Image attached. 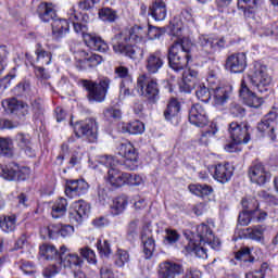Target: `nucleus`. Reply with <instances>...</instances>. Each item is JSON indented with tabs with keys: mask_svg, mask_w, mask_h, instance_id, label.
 <instances>
[{
	"mask_svg": "<svg viewBox=\"0 0 278 278\" xmlns=\"http://www.w3.org/2000/svg\"><path fill=\"white\" fill-rule=\"evenodd\" d=\"M266 225H256L247 228V233L250 240H256V242H262L264 240V233L266 232Z\"/></svg>",
	"mask_w": 278,
	"mask_h": 278,
	"instance_id": "40",
	"label": "nucleus"
},
{
	"mask_svg": "<svg viewBox=\"0 0 278 278\" xmlns=\"http://www.w3.org/2000/svg\"><path fill=\"white\" fill-rule=\"evenodd\" d=\"M179 112H181V102L177 98L169 99L164 111L165 121H173V118L179 116Z\"/></svg>",
	"mask_w": 278,
	"mask_h": 278,
	"instance_id": "33",
	"label": "nucleus"
},
{
	"mask_svg": "<svg viewBox=\"0 0 278 278\" xmlns=\"http://www.w3.org/2000/svg\"><path fill=\"white\" fill-rule=\"evenodd\" d=\"M59 264L64 268H81L84 266V258L79 257L78 254L71 253V250L62 245Z\"/></svg>",
	"mask_w": 278,
	"mask_h": 278,
	"instance_id": "17",
	"label": "nucleus"
},
{
	"mask_svg": "<svg viewBox=\"0 0 278 278\" xmlns=\"http://www.w3.org/2000/svg\"><path fill=\"white\" fill-rule=\"evenodd\" d=\"M13 142L10 138L0 137V155L4 157H12L14 155Z\"/></svg>",
	"mask_w": 278,
	"mask_h": 278,
	"instance_id": "42",
	"label": "nucleus"
},
{
	"mask_svg": "<svg viewBox=\"0 0 278 278\" xmlns=\"http://www.w3.org/2000/svg\"><path fill=\"white\" fill-rule=\"evenodd\" d=\"M127 263H129V252L126 250H117L115 255V266H117V268H123Z\"/></svg>",
	"mask_w": 278,
	"mask_h": 278,
	"instance_id": "51",
	"label": "nucleus"
},
{
	"mask_svg": "<svg viewBox=\"0 0 278 278\" xmlns=\"http://www.w3.org/2000/svg\"><path fill=\"white\" fill-rule=\"evenodd\" d=\"M144 37V28L135 25L129 30H124L114 36L113 51L117 55H124L130 60L140 61L144 58V47L131 45V42H140Z\"/></svg>",
	"mask_w": 278,
	"mask_h": 278,
	"instance_id": "1",
	"label": "nucleus"
},
{
	"mask_svg": "<svg viewBox=\"0 0 278 278\" xmlns=\"http://www.w3.org/2000/svg\"><path fill=\"white\" fill-rule=\"evenodd\" d=\"M165 242H167V244H175L176 242L179 241V238H181L177 230H173L170 228H167L165 230Z\"/></svg>",
	"mask_w": 278,
	"mask_h": 278,
	"instance_id": "57",
	"label": "nucleus"
},
{
	"mask_svg": "<svg viewBox=\"0 0 278 278\" xmlns=\"http://www.w3.org/2000/svg\"><path fill=\"white\" fill-rule=\"evenodd\" d=\"M74 231H75V228L71 225H63L59 228L53 225L48 227L49 238H53L55 233H59L60 236H62V238H66L71 236V233H74Z\"/></svg>",
	"mask_w": 278,
	"mask_h": 278,
	"instance_id": "38",
	"label": "nucleus"
},
{
	"mask_svg": "<svg viewBox=\"0 0 278 278\" xmlns=\"http://www.w3.org/2000/svg\"><path fill=\"white\" fill-rule=\"evenodd\" d=\"M80 58H87V60L89 61V64L92 68H96V66H99V64H101V62H103V56L99 55V54H92V53H88L86 51H80Z\"/></svg>",
	"mask_w": 278,
	"mask_h": 278,
	"instance_id": "50",
	"label": "nucleus"
},
{
	"mask_svg": "<svg viewBox=\"0 0 278 278\" xmlns=\"http://www.w3.org/2000/svg\"><path fill=\"white\" fill-rule=\"evenodd\" d=\"M197 88V83L190 80V77H182V81L180 83L181 92H192Z\"/></svg>",
	"mask_w": 278,
	"mask_h": 278,
	"instance_id": "61",
	"label": "nucleus"
},
{
	"mask_svg": "<svg viewBox=\"0 0 278 278\" xmlns=\"http://www.w3.org/2000/svg\"><path fill=\"white\" fill-rule=\"evenodd\" d=\"M214 105H225L231 94V86H222L212 89Z\"/></svg>",
	"mask_w": 278,
	"mask_h": 278,
	"instance_id": "28",
	"label": "nucleus"
},
{
	"mask_svg": "<svg viewBox=\"0 0 278 278\" xmlns=\"http://www.w3.org/2000/svg\"><path fill=\"white\" fill-rule=\"evenodd\" d=\"M118 155L124 157V162L121 163L114 156L103 155L100 156V164L106 168H116L118 164L124 166L126 170H136L138 168V150L131 144V142L122 143L118 148Z\"/></svg>",
	"mask_w": 278,
	"mask_h": 278,
	"instance_id": "4",
	"label": "nucleus"
},
{
	"mask_svg": "<svg viewBox=\"0 0 278 278\" xmlns=\"http://www.w3.org/2000/svg\"><path fill=\"white\" fill-rule=\"evenodd\" d=\"M184 275V265L165 261L159 265L157 278H177ZM182 278H201V271L197 269H187Z\"/></svg>",
	"mask_w": 278,
	"mask_h": 278,
	"instance_id": "6",
	"label": "nucleus"
},
{
	"mask_svg": "<svg viewBox=\"0 0 278 278\" xmlns=\"http://www.w3.org/2000/svg\"><path fill=\"white\" fill-rule=\"evenodd\" d=\"M263 0H238V9L242 10L244 16L248 18L255 14V9L262 5Z\"/></svg>",
	"mask_w": 278,
	"mask_h": 278,
	"instance_id": "31",
	"label": "nucleus"
},
{
	"mask_svg": "<svg viewBox=\"0 0 278 278\" xmlns=\"http://www.w3.org/2000/svg\"><path fill=\"white\" fill-rule=\"evenodd\" d=\"M257 129L261 131V134H266L267 131V135L270 138L271 142H275V140H277V135H275V126L265 122L264 118L257 124Z\"/></svg>",
	"mask_w": 278,
	"mask_h": 278,
	"instance_id": "46",
	"label": "nucleus"
},
{
	"mask_svg": "<svg viewBox=\"0 0 278 278\" xmlns=\"http://www.w3.org/2000/svg\"><path fill=\"white\" fill-rule=\"evenodd\" d=\"M20 268L24 275H36V265L29 261H22Z\"/></svg>",
	"mask_w": 278,
	"mask_h": 278,
	"instance_id": "63",
	"label": "nucleus"
},
{
	"mask_svg": "<svg viewBox=\"0 0 278 278\" xmlns=\"http://www.w3.org/2000/svg\"><path fill=\"white\" fill-rule=\"evenodd\" d=\"M128 240H136L138 238V219L131 220L128 224V229L126 233Z\"/></svg>",
	"mask_w": 278,
	"mask_h": 278,
	"instance_id": "58",
	"label": "nucleus"
},
{
	"mask_svg": "<svg viewBox=\"0 0 278 278\" xmlns=\"http://www.w3.org/2000/svg\"><path fill=\"white\" fill-rule=\"evenodd\" d=\"M268 218V213L260 206L252 213V222L253 223H264Z\"/></svg>",
	"mask_w": 278,
	"mask_h": 278,
	"instance_id": "62",
	"label": "nucleus"
},
{
	"mask_svg": "<svg viewBox=\"0 0 278 278\" xmlns=\"http://www.w3.org/2000/svg\"><path fill=\"white\" fill-rule=\"evenodd\" d=\"M148 14L154 18V21H164L166 18L167 9L164 0H155L149 7Z\"/></svg>",
	"mask_w": 278,
	"mask_h": 278,
	"instance_id": "26",
	"label": "nucleus"
},
{
	"mask_svg": "<svg viewBox=\"0 0 278 278\" xmlns=\"http://www.w3.org/2000/svg\"><path fill=\"white\" fill-rule=\"evenodd\" d=\"M97 248L100 255H104V257H110V255H112V248L110 245V242H108V240H104L103 242L99 240L97 243Z\"/></svg>",
	"mask_w": 278,
	"mask_h": 278,
	"instance_id": "56",
	"label": "nucleus"
},
{
	"mask_svg": "<svg viewBox=\"0 0 278 278\" xmlns=\"http://www.w3.org/2000/svg\"><path fill=\"white\" fill-rule=\"evenodd\" d=\"M141 242L143 244V254L146 260H151L153 253L155 252V239L151 230H143L141 232Z\"/></svg>",
	"mask_w": 278,
	"mask_h": 278,
	"instance_id": "24",
	"label": "nucleus"
},
{
	"mask_svg": "<svg viewBox=\"0 0 278 278\" xmlns=\"http://www.w3.org/2000/svg\"><path fill=\"white\" fill-rule=\"evenodd\" d=\"M205 247L216 250L220 247V240L214 236V231L206 224H200L197 227V236L189 240L184 252L186 255L192 254L201 260H207V249Z\"/></svg>",
	"mask_w": 278,
	"mask_h": 278,
	"instance_id": "2",
	"label": "nucleus"
},
{
	"mask_svg": "<svg viewBox=\"0 0 278 278\" xmlns=\"http://www.w3.org/2000/svg\"><path fill=\"white\" fill-rule=\"evenodd\" d=\"M2 108L11 112V114H16V116H27L29 114V105L23 101H18L16 98H11L2 101Z\"/></svg>",
	"mask_w": 278,
	"mask_h": 278,
	"instance_id": "20",
	"label": "nucleus"
},
{
	"mask_svg": "<svg viewBox=\"0 0 278 278\" xmlns=\"http://www.w3.org/2000/svg\"><path fill=\"white\" fill-rule=\"evenodd\" d=\"M106 179L109 184L113 186V188H121L125 186V173H121V170L116 169V167L108 170Z\"/></svg>",
	"mask_w": 278,
	"mask_h": 278,
	"instance_id": "34",
	"label": "nucleus"
},
{
	"mask_svg": "<svg viewBox=\"0 0 278 278\" xmlns=\"http://www.w3.org/2000/svg\"><path fill=\"white\" fill-rule=\"evenodd\" d=\"M217 131H218V128L216 127V124L212 123L210 127L202 132V136L200 138L201 144H207L208 142L207 138H212L213 136H216Z\"/></svg>",
	"mask_w": 278,
	"mask_h": 278,
	"instance_id": "53",
	"label": "nucleus"
},
{
	"mask_svg": "<svg viewBox=\"0 0 278 278\" xmlns=\"http://www.w3.org/2000/svg\"><path fill=\"white\" fill-rule=\"evenodd\" d=\"M165 60L166 55H164L162 50L150 52L144 60V66L148 74L156 75V73H160V71L164 67Z\"/></svg>",
	"mask_w": 278,
	"mask_h": 278,
	"instance_id": "13",
	"label": "nucleus"
},
{
	"mask_svg": "<svg viewBox=\"0 0 278 278\" xmlns=\"http://www.w3.org/2000/svg\"><path fill=\"white\" fill-rule=\"evenodd\" d=\"M99 17L101 18V21H106L108 23H114V21L118 18V15H116V11L110 8H103L99 11Z\"/></svg>",
	"mask_w": 278,
	"mask_h": 278,
	"instance_id": "49",
	"label": "nucleus"
},
{
	"mask_svg": "<svg viewBox=\"0 0 278 278\" xmlns=\"http://www.w3.org/2000/svg\"><path fill=\"white\" fill-rule=\"evenodd\" d=\"M90 214V204L84 200H78L74 203V213H71V216H74L76 223H83L84 218H88Z\"/></svg>",
	"mask_w": 278,
	"mask_h": 278,
	"instance_id": "27",
	"label": "nucleus"
},
{
	"mask_svg": "<svg viewBox=\"0 0 278 278\" xmlns=\"http://www.w3.org/2000/svg\"><path fill=\"white\" fill-rule=\"evenodd\" d=\"M235 260L241 262L242 266H251V264H255V262H257V258L253 255V248L249 247H241L235 253Z\"/></svg>",
	"mask_w": 278,
	"mask_h": 278,
	"instance_id": "25",
	"label": "nucleus"
},
{
	"mask_svg": "<svg viewBox=\"0 0 278 278\" xmlns=\"http://www.w3.org/2000/svg\"><path fill=\"white\" fill-rule=\"evenodd\" d=\"M29 175H31L29 167H20L16 163L0 165V176L7 181H25L29 179Z\"/></svg>",
	"mask_w": 278,
	"mask_h": 278,
	"instance_id": "9",
	"label": "nucleus"
},
{
	"mask_svg": "<svg viewBox=\"0 0 278 278\" xmlns=\"http://www.w3.org/2000/svg\"><path fill=\"white\" fill-rule=\"evenodd\" d=\"M8 47L0 45V75L5 71V66H8Z\"/></svg>",
	"mask_w": 278,
	"mask_h": 278,
	"instance_id": "55",
	"label": "nucleus"
},
{
	"mask_svg": "<svg viewBox=\"0 0 278 278\" xmlns=\"http://www.w3.org/2000/svg\"><path fill=\"white\" fill-rule=\"evenodd\" d=\"M249 177L252 184L264 186L267 181H270V172L266 170L262 162L255 161L249 168Z\"/></svg>",
	"mask_w": 278,
	"mask_h": 278,
	"instance_id": "14",
	"label": "nucleus"
},
{
	"mask_svg": "<svg viewBox=\"0 0 278 278\" xmlns=\"http://www.w3.org/2000/svg\"><path fill=\"white\" fill-rule=\"evenodd\" d=\"M192 42L184 38L175 41L168 49L167 60L169 68L176 73L184 71L192 60Z\"/></svg>",
	"mask_w": 278,
	"mask_h": 278,
	"instance_id": "3",
	"label": "nucleus"
},
{
	"mask_svg": "<svg viewBox=\"0 0 278 278\" xmlns=\"http://www.w3.org/2000/svg\"><path fill=\"white\" fill-rule=\"evenodd\" d=\"M189 123L195 127H205L210 123L207 111H205L203 105L197 103L191 106L189 110Z\"/></svg>",
	"mask_w": 278,
	"mask_h": 278,
	"instance_id": "18",
	"label": "nucleus"
},
{
	"mask_svg": "<svg viewBox=\"0 0 278 278\" xmlns=\"http://www.w3.org/2000/svg\"><path fill=\"white\" fill-rule=\"evenodd\" d=\"M137 88L141 97H144L151 103H155L160 99V84L157 78L149 74H142L137 78Z\"/></svg>",
	"mask_w": 278,
	"mask_h": 278,
	"instance_id": "7",
	"label": "nucleus"
},
{
	"mask_svg": "<svg viewBox=\"0 0 278 278\" xmlns=\"http://www.w3.org/2000/svg\"><path fill=\"white\" fill-rule=\"evenodd\" d=\"M34 117L35 118H40L42 114H45V108L42 106V100L40 99H35L30 102Z\"/></svg>",
	"mask_w": 278,
	"mask_h": 278,
	"instance_id": "54",
	"label": "nucleus"
},
{
	"mask_svg": "<svg viewBox=\"0 0 278 278\" xmlns=\"http://www.w3.org/2000/svg\"><path fill=\"white\" fill-rule=\"evenodd\" d=\"M79 253L84 260H87L89 264H97V256L94 255V251L88 248H81Z\"/></svg>",
	"mask_w": 278,
	"mask_h": 278,
	"instance_id": "60",
	"label": "nucleus"
},
{
	"mask_svg": "<svg viewBox=\"0 0 278 278\" xmlns=\"http://www.w3.org/2000/svg\"><path fill=\"white\" fill-rule=\"evenodd\" d=\"M195 96L199 101L208 103L210 99H212V90H210L205 85L200 84L195 86Z\"/></svg>",
	"mask_w": 278,
	"mask_h": 278,
	"instance_id": "43",
	"label": "nucleus"
},
{
	"mask_svg": "<svg viewBox=\"0 0 278 278\" xmlns=\"http://www.w3.org/2000/svg\"><path fill=\"white\" fill-rule=\"evenodd\" d=\"M225 39L216 38L210 35H201L199 37V46L201 47V55H210V60H214V53L225 49Z\"/></svg>",
	"mask_w": 278,
	"mask_h": 278,
	"instance_id": "10",
	"label": "nucleus"
},
{
	"mask_svg": "<svg viewBox=\"0 0 278 278\" xmlns=\"http://www.w3.org/2000/svg\"><path fill=\"white\" fill-rule=\"evenodd\" d=\"M103 116L104 121L114 123V121H121V118L123 117V112L121 111V109L109 106L103 111Z\"/></svg>",
	"mask_w": 278,
	"mask_h": 278,
	"instance_id": "45",
	"label": "nucleus"
},
{
	"mask_svg": "<svg viewBox=\"0 0 278 278\" xmlns=\"http://www.w3.org/2000/svg\"><path fill=\"white\" fill-rule=\"evenodd\" d=\"M228 132L231 140L237 142H248L251 140V126L245 122H231L228 126Z\"/></svg>",
	"mask_w": 278,
	"mask_h": 278,
	"instance_id": "12",
	"label": "nucleus"
},
{
	"mask_svg": "<svg viewBox=\"0 0 278 278\" xmlns=\"http://www.w3.org/2000/svg\"><path fill=\"white\" fill-rule=\"evenodd\" d=\"M84 42L89 47V49H92L93 51H100L101 53H105L110 47L106 45L101 37L97 36L96 34H88V33H81Z\"/></svg>",
	"mask_w": 278,
	"mask_h": 278,
	"instance_id": "21",
	"label": "nucleus"
},
{
	"mask_svg": "<svg viewBox=\"0 0 278 278\" xmlns=\"http://www.w3.org/2000/svg\"><path fill=\"white\" fill-rule=\"evenodd\" d=\"M52 38L54 40H60L61 38H64L66 36L67 31L71 29V24H68V20L54 17L52 20Z\"/></svg>",
	"mask_w": 278,
	"mask_h": 278,
	"instance_id": "23",
	"label": "nucleus"
},
{
	"mask_svg": "<svg viewBox=\"0 0 278 278\" xmlns=\"http://www.w3.org/2000/svg\"><path fill=\"white\" fill-rule=\"evenodd\" d=\"M239 225L247 227L250 223H253V215L247 211H242L238 216Z\"/></svg>",
	"mask_w": 278,
	"mask_h": 278,
	"instance_id": "64",
	"label": "nucleus"
},
{
	"mask_svg": "<svg viewBox=\"0 0 278 278\" xmlns=\"http://www.w3.org/2000/svg\"><path fill=\"white\" fill-rule=\"evenodd\" d=\"M249 79L258 92H268V88L273 84V78L268 75L266 65H262L261 63H254L250 71Z\"/></svg>",
	"mask_w": 278,
	"mask_h": 278,
	"instance_id": "8",
	"label": "nucleus"
},
{
	"mask_svg": "<svg viewBox=\"0 0 278 278\" xmlns=\"http://www.w3.org/2000/svg\"><path fill=\"white\" fill-rule=\"evenodd\" d=\"M165 31V28L149 25L148 37L150 38V40H157V38H161Z\"/></svg>",
	"mask_w": 278,
	"mask_h": 278,
	"instance_id": "59",
	"label": "nucleus"
},
{
	"mask_svg": "<svg viewBox=\"0 0 278 278\" xmlns=\"http://www.w3.org/2000/svg\"><path fill=\"white\" fill-rule=\"evenodd\" d=\"M123 134H131L134 136L138 134H144V124L140 121H134L127 124H122Z\"/></svg>",
	"mask_w": 278,
	"mask_h": 278,
	"instance_id": "37",
	"label": "nucleus"
},
{
	"mask_svg": "<svg viewBox=\"0 0 278 278\" xmlns=\"http://www.w3.org/2000/svg\"><path fill=\"white\" fill-rule=\"evenodd\" d=\"M129 204V200L127 195H119L115 198L111 204V214L113 216H118L127 210V205Z\"/></svg>",
	"mask_w": 278,
	"mask_h": 278,
	"instance_id": "36",
	"label": "nucleus"
},
{
	"mask_svg": "<svg viewBox=\"0 0 278 278\" xmlns=\"http://www.w3.org/2000/svg\"><path fill=\"white\" fill-rule=\"evenodd\" d=\"M78 84L86 90L89 101L96 103H103V101H105L108 90H110V78H102L99 83L80 79Z\"/></svg>",
	"mask_w": 278,
	"mask_h": 278,
	"instance_id": "5",
	"label": "nucleus"
},
{
	"mask_svg": "<svg viewBox=\"0 0 278 278\" xmlns=\"http://www.w3.org/2000/svg\"><path fill=\"white\" fill-rule=\"evenodd\" d=\"M226 71H230V73H244L247 70V53L238 52L230 54L226 59Z\"/></svg>",
	"mask_w": 278,
	"mask_h": 278,
	"instance_id": "16",
	"label": "nucleus"
},
{
	"mask_svg": "<svg viewBox=\"0 0 278 278\" xmlns=\"http://www.w3.org/2000/svg\"><path fill=\"white\" fill-rule=\"evenodd\" d=\"M36 55H37V62H40V64H46L49 65L51 64V52H48L46 50H42V48H38L35 51Z\"/></svg>",
	"mask_w": 278,
	"mask_h": 278,
	"instance_id": "52",
	"label": "nucleus"
},
{
	"mask_svg": "<svg viewBox=\"0 0 278 278\" xmlns=\"http://www.w3.org/2000/svg\"><path fill=\"white\" fill-rule=\"evenodd\" d=\"M88 188H90V186L84 179L66 180L65 195L68 197V199H77L84 197V194L88 192Z\"/></svg>",
	"mask_w": 278,
	"mask_h": 278,
	"instance_id": "15",
	"label": "nucleus"
},
{
	"mask_svg": "<svg viewBox=\"0 0 278 278\" xmlns=\"http://www.w3.org/2000/svg\"><path fill=\"white\" fill-rule=\"evenodd\" d=\"M74 31H76V34H86V31H88V23L90 22L88 13H79V15H74Z\"/></svg>",
	"mask_w": 278,
	"mask_h": 278,
	"instance_id": "35",
	"label": "nucleus"
},
{
	"mask_svg": "<svg viewBox=\"0 0 278 278\" xmlns=\"http://www.w3.org/2000/svg\"><path fill=\"white\" fill-rule=\"evenodd\" d=\"M0 229L4 233H12L16 229V215L0 217Z\"/></svg>",
	"mask_w": 278,
	"mask_h": 278,
	"instance_id": "39",
	"label": "nucleus"
},
{
	"mask_svg": "<svg viewBox=\"0 0 278 278\" xmlns=\"http://www.w3.org/2000/svg\"><path fill=\"white\" fill-rule=\"evenodd\" d=\"M144 178L139 174L124 173V186H142Z\"/></svg>",
	"mask_w": 278,
	"mask_h": 278,
	"instance_id": "47",
	"label": "nucleus"
},
{
	"mask_svg": "<svg viewBox=\"0 0 278 278\" xmlns=\"http://www.w3.org/2000/svg\"><path fill=\"white\" fill-rule=\"evenodd\" d=\"M37 14L43 23H49V21H54L58 17L52 3H40L37 8Z\"/></svg>",
	"mask_w": 278,
	"mask_h": 278,
	"instance_id": "29",
	"label": "nucleus"
},
{
	"mask_svg": "<svg viewBox=\"0 0 278 278\" xmlns=\"http://www.w3.org/2000/svg\"><path fill=\"white\" fill-rule=\"evenodd\" d=\"M189 192L195 197H210L214 192V188L210 185H189Z\"/></svg>",
	"mask_w": 278,
	"mask_h": 278,
	"instance_id": "41",
	"label": "nucleus"
},
{
	"mask_svg": "<svg viewBox=\"0 0 278 278\" xmlns=\"http://www.w3.org/2000/svg\"><path fill=\"white\" fill-rule=\"evenodd\" d=\"M68 207V200L65 198L56 199L51 206V216L52 218H62L66 216V211Z\"/></svg>",
	"mask_w": 278,
	"mask_h": 278,
	"instance_id": "32",
	"label": "nucleus"
},
{
	"mask_svg": "<svg viewBox=\"0 0 278 278\" xmlns=\"http://www.w3.org/2000/svg\"><path fill=\"white\" fill-rule=\"evenodd\" d=\"M241 99H243L245 105L249 108H262V104L264 103V98L257 97L255 92L251 91L249 89V86H247V81L241 80V88L239 90Z\"/></svg>",
	"mask_w": 278,
	"mask_h": 278,
	"instance_id": "19",
	"label": "nucleus"
},
{
	"mask_svg": "<svg viewBox=\"0 0 278 278\" xmlns=\"http://www.w3.org/2000/svg\"><path fill=\"white\" fill-rule=\"evenodd\" d=\"M241 205H242V211L248 212L250 214H253L258 207H260V202L257 199L252 198V199H242L241 200Z\"/></svg>",
	"mask_w": 278,
	"mask_h": 278,
	"instance_id": "48",
	"label": "nucleus"
},
{
	"mask_svg": "<svg viewBox=\"0 0 278 278\" xmlns=\"http://www.w3.org/2000/svg\"><path fill=\"white\" fill-rule=\"evenodd\" d=\"M39 254L42 255V257H46V260H55L56 262H60L62 257V248L58 250L53 244L43 243L39 247Z\"/></svg>",
	"mask_w": 278,
	"mask_h": 278,
	"instance_id": "30",
	"label": "nucleus"
},
{
	"mask_svg": "<svg viewBox=\"0 0 278 278\" xmlns=\"http://www.w3.org/2000/svg\"><path fill=\"white\" fill-rule=\"evenodd\" d=\"M213 177L219 184H228V181H231V177H233V167L229 163H219L215 165Z\"/></svg>",
	"mask_w": 278,
	"mask_h": 278,
	"instance_id": "22",
	"label": "nucleus"
},
{
	"mask_svg": "<svg viewBox=\"0 0 278 278\" xmlns=\"http://www.w3.org/2000/svg\"><path fill=\"white\" fill-rule=\"evenodd\" d=\"M74 132L77 138L85 137L89 142H97L99 137V126L94 118H88L84 122H76L74 125Z\"/></svg>",
	"mask_w": 278,
	"mask_h": 278,
	"instance_id": "11",
	"label": "nucleus"
},
{
	"mask_svg": "<svg viewBox=\"0 0 278 278\" xmlns=\"http://www.w3.org/2000/svg\"><path fill=\"white\" fill-rule=\"evenodd\" d=\"M134 94V81L131 79H123L119 85V99H127Z\"/></svg>",
	"mask_w": 278,
	"mask_h": 278,
	"instance_id": "44",
	"label": "nucleus"
}]
</instances>
